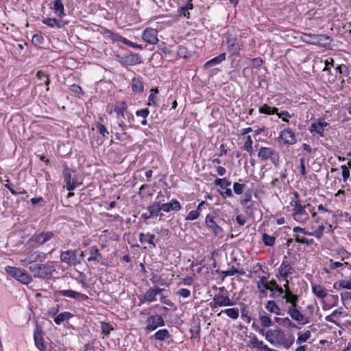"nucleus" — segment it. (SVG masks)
I'll return each mask as SVG.
<instances>
[{
    "instance_id": "7ed1b4c3",
    "label": "nucleus",
    "mask_w": 351,
    "mask_h": 351,
    "mask_svg": "<svg viewBox=\"0 0 351 351\" xmlns=\"http://www.w3.org/2000/svg\"><path fill=\"white\" fill-rule=\"evenodd\" d=\"M29 269L33 274L34 277L43 280L50 279L56 272L55 265L51 261L33 264L29 267Z\"/></svg>"
},
{
    "instance_id": "2f4dec72",
    "label": "nucleus",
    "mask_w": 351,
    "mask_h": 351,
    "mask_svg": "<svg viewBox=\"0 0 351 351\" xmlns=\"http://www.w3.org/2000/svg\"><path fill=\"white\" fill-rule=\"evenodd\" d=\"M155 239V235L154 234L147 233L145 234L143 232H141L139 234V240L141 243L147 242L150 245H152L154 247H156V244L154 242V239Z\"/></svg>"
},
{
    "instance_id": "6e6552de",
    "label": "nucleus",
    "mask_w": 351,
    "mask_h": 351,
    "mask_svg": "<svg viewBox=\"0 0 351 351\" xmlns=\"http://www.w3.org/2000/svg\"><path fill=\"white\" fill-rule=\"evenodd\" d=\"M287 312L291 319L298 324L304 325L310 322L309 318L303 315L298 309V305L289 306Z\"/></svg>"
},
{
    "instance_id": "774afa93",
    "label": "nucleus",
    "mask_w": 351,
    "mask_h": 351,
    "mask_svg": "<svg viewBox=\"0 0 351 351\" xmlns=\"http://www.w3.org/2000/svg\"><path fill=\"white\" fill-rule=\"evenodd\" d=\"M177 295H179L183 298H188L191 295V291L187 289H180L178 291Z\"/></svg>"
},
{
    "instance_id": "a19ab883",
    "label": "nucleus",
    "mask_w": 351,
    "mask_h": 351,
    "mask_svg": "<svg viewBox=\"0 0 351 351\" xmlns=\"http://www.w3.org/2000/svg\"><path fill=\"white\" fill-rule=\"evenodd\" d=\"M317 38V34H314L304 33L302 36V40H304L305 43L314 45H316Z\"/></svg>"
},
{
    "instance_id": "6ab92c4d",
    "label": "nucleus",
    "mask_w": 351,
    "mask_h": 351,
    "mask_svg": "<svg viewBox=\"0 0 351 351\" xmlns=\"http://www.w3.org/2000/svg\"><path fill=\"white\" fill-rule=\"evenodd\" d=\"M258 320L261 324V326L263 328H269L273 326L274 322L271 320V316L267 315L266 312L263 311L259 313Z\"/></svg>"
},
{
    "instance_id": "ddd939ff",
    "label": "nucleus",
    "mask_w": 351,
    "mask_h": 351,
    "mask_svg": "<svg viewBox=\"0 0 351 351\" xmlns=\"http://www.w3.org/2000/svg\"><path fill=\"white\" fill-rule=\"evenodd\" d=\"M232 304L228 296H225L221 293L216 294L213 301L210 303V306L212 308H217V306H232Z\"/></svg>"
},
{
    "instance_id": "f03ea898",
    "label": "nucleus",
    "mask_w": 351,
    "mask_h": 351,
    "mask_svg": "<svg viewBox=\"0 0 351 351\" xmlns=\"http://www.w3.org/2000/svg\"><path fill=\"white\" fill-rule=\"evenodd\" d=\"M113 111L116 113L118 127L121 131H125L128 127L131 126V120L134 119L133 114L128 110L125 101H121L114 107Z\"/></svg>"
},
{
    "instance_id": "0eeeda50",
    "label": "nucleus",
    "mask_w": 351,
    "mask_h": 351,
    "mask_svg": "<svg viewBox=\"0 0 351 351\" xmlns=\"http://www.w3.org/2000/svg\"><path fill=\"white\" fill-rule=\"evenodd\" d=\"M293 215L295 220L300 223H304L308 219V215L306 211V207L309 204L302 205L300 200L293 202Z\"/></svg>"
},
{
    "instance_id": "e2e57ef3",
    "label": "nucleus",
    "mask_w": 351,
    "mask_h": 351,
    "mask_svg": "<svg viewBox=\"0 0 351 351\" xmlns=\"http://www.w3.org/2000/svg\"><path fill=\"white\" fill-rule=\"evenodd\" d=\"M96 127L99 132V134L103 136V137H106L108 134V131L107 130L106 128L105 127V125L99 123H97V125H96Z\"/></svg>"
},
{
    "instance_id": "13d9d810",
    "label": "nucleus",
    "mask_w": 351,
    "mask_h": 351,
    "mask_svg": "<svg viewBox=\"0 0 351 351\" xmlns=\"http://www.w3.org/2000/svg\"><path fill=\"white\" fill-rule=\"evenodd\" d=\"M245 185L239 182H234L233 184V190L237 195H241L243 193V189Z\"/></svg>"
},
{
    "instance_id": "37998d69",
    "label": "nucleus",
    "mask_w": 351,
    "mask_h": 351,
    "mask_svg": "<svg viewBox=\"0 0 351 351\" xmlns=\"http://www.w3.org/2000/svg\"><path fill=\"white\" fill-rule=\"evenodd\" d=\"M262 240L266 246H273L275 244L276 237L264 233L263 234Z\"/></svg>"
},
{
    "instance_id": "e433bc0d",
    "label": "nucleus",
    "mask_w": 351,
    "mask_h": 351,
    "mask_svg": "<svg viewBox=\"0 0 351 351\" xmlns=\"http://www.w3.org/2000/svg\"><path fill=\"white\" fill-rule=\"evenodd\" d=\"M154 337L156 340L165 341L170 338L171 335L167 329H161L154 335Z\"/></svg>"
},
{
    "instance_id": "c85d7f7f",
    "label": "nucleus",
    "mask_w": 351,
    "mask_h": 351,
    "mask_svg": "<svg viewBox=\"0 0 351 351\" xmlns=\"http://www.w3.org/2000/svg\"><path fill=\"white\" fill-rule=\"evenodd\" d=\"M52 8L55 10V13L58 17L62 18L65 16L64 5L61 0H54Z\"/></svg>"
},
{
    "instance_id": "bf43d9fd",
    "label": "nucleus",
    "mask_w": 351,
    "mask_h": 351,
    "mask_svg": "<svg viewBox=\"0 0 351 351\" xmlns=\"http://www.w3.org/2000/svg\"><path fill=\"white\" fill-rule=\"evenodd\" d=\"M113 330V328L109 323H106V322L101 323L102 333H104L106 335H108L110 333L111 330Z\"/></svg>"
},
{
    "instance_id": "423d86ee",
    "label": "nucleus",
    "mask_w": 351,
    "mask_h": 351,
    "mask_svg": "<svg viewBox=\"0 0 351 351\" xmlns=\"http://www.w3.org/2000/svg\"><path fill=\"white\" fill-rule=\"evenodd\" d=\"M64 180L66 184V189L69 191H73L81 182H77V177L75 171L67 167L63 171Z\"/></svg>"
},
{
    "instance_id": "b1692460",
    "label": "nucleus",
    "mask_w": 351,
    "mask_h": 351,
    "mask_svg": "<svg viewBox=\"0 0 351 351\" xmlns=\"http://www.w3.org/2000/svg\"><path fill=\"white\" fill-rule=\"evenodd\" d=\"M192 0H188L187 3L178 8V14L179 16H183L186 17L187 19L190 18V10L193 9V5L191 3Z\"/></svg>"
},
{
    "instance_id": "338daca9",
    "label": "nucleus",
    "mask_w": 351,
    "mask_h": 351,
    "mask_svg": "<svg viewBox=\"0 0 351 351\" xmlns=\"http://www.w3.org/2000/svg\"><path fill=\"white\" fill-rule=\"evenodd\" d=\"M136 114L138 117H143L144 119H146L149 114V111L147 108H144L137 110Z\"/></svg>"
},
{
    "instance_id": "412c9836",
    "label": "nucleus",
    "mask_w": 351,
    "mask_h": 351,
    "mask_svg": "<svg viewBox=\"0 0 351 351\" xmlns=\"http://www.w3.org/2000/svg\"><path fill=\"white\" fill-rule=\"evenodd\" d=\"M275 322L280 325L288 328H299L295 323H294L290 318L287 317H275Z\"/></svg>"
},
{
    "instance_id": "7c9ffc66",
    "label": "nucleus",
    "mask_w": 351,
    "mask_h": 351,
    "mask_svg": "<svg viewBox=\"0 0 351 351\" xmlns=\"http://www.w3.org/2000/svg\"><path fill=\"white\" fill-rule=\"evenodd\" d=\"M124 61L129 65H134L141 62V58L138 54L132 53L124 57Z\"/></svg>"
},
{
    "instance_id": "20e7f679",
    "label": "nucleus",
    "mask_w": 351,
    "mask_h": 351,
    "mask_svg": "<svg viewBox=\"0 0 351 351\" xmlns=\"http://www.w3.org/2000/svg\"><path fill=\"white\" fill-rule=\"evenodd\" d=\"M84 258V253L80 250L62 251L60 255V261L69 266H76L81 264Z\"/></svg>"
},
{
    "instance_id": "6e6d98bb",
    "label": "nucleus",
    "mask_w": 351,
    "mask_h": 351,
    "mask_svg": "<svg viewBox=\"0 0 351 351\" xmlns=\"http://www.w3.org/2000/svg\"><path fill=\"white\" fill-rule=\"evenodd\" d=\"M295 240L297 243L306 245H311L313 243V239H308L306 237H300L299 235H295Z\"/></svg>"
},
{
    "instance_id": "473e14b6",
    "label": "nucleus",
    "mask_w": 351,
    "mask_h": 351,
    "mask_svg": "<svg viewBox=\"0 0 351 351\" xmlns=\"http://www.w3.org/2000/svg\"><path fill=\"white\" fill-rule=\"evenodd\" d=\"M143 84L140 79L134 77L132 80V90L133 92L141 93L143 91Z\"/></svg>"
},
{
    "instance_id": "5fc2aeb1",
    "label": "nucleus",
    "mask_w": 351,
    "mask_h": 351,
    "mask_svg": "<svg viewBox=\"0 0 351 351\" xmlns=\"http://www.w3.org/2000/svg\"><path fill=\"white\" fill-rule=\"evenodd\" d=\"M199 216V211L198 210H191L185 217L186 221H193L197 219Z\"/></svg>"
},
{
    "instance_id": "f3484780",
    "label": "nucleus",
    "mask_w": 351,
    "mask_h": 351,
    "mask_svg": "<svg viewBox=\"0 0 351 351\" xmlns=\"http://www.w3.org/2000/svg\"><path fill=\"white\" fill-rule=\"evenodd\" d=\"M58 293L64 297H69L75 300H86L88 299V296L84 293L77 292L73 290H60Z\"/></svg>"
},
{
    "instance_id": "09e8293b",
    "label": "nucleus",
    "mask_w": 351,
    "mask_h": 351,
    "mask_svg": "<svg viewBox=\"0 0 351 351\" xmlns=\"http://www.w3.org/2000/svg\"><path fill=\"white\" fill-rule=\"evenodd\" d=\"M215 184L219 186L221 189H226L231 184L230 181H228L226 178H217L215 181Z\"/></svg>"
},
{
    "instance_id": "69168bd1",
    "label": "nucleus",
    "mask_w": 351,
    "mask_h": 351,
    "mask_svg": "<svg viewBox=\"0 0 351 351\" xmlns=\"http://www.w3.org/2000/svg\"><path fill=\"white\" fill-rule=\"evenodd\" d=\"M339 287L342 289L351 290V279L346 280H342L339 282Z\"/></svg>"
},
{
    "instance_id": "4c0bfd02",
    "label": "nucleus",
    "mask_w": 351,
    "mask_h": 351,
    "mask_svg": "<svg viewBox=\"0 0 351 351\" xmlns=\"http://www.w3.org/2000/svg\"><path fill=\"white\" fill-rule=\"evenodd\" d=\"M313 293L319 298L323 299L327 295V290L321 285L313 286Z\"/></svg>"
},
{
    "instance_id": "4d7b16f0",
    "label": "nucleus",
    "mask_w": 351,
    "mask_h": 351,
    "mask_svg": "<svg viewBox=\"0 0 351 351\" xmlns=\"http://www.w3.org/2000/svg\"><path fill=\"white\" fill-rule=\"evenodd\" d=\"M158 90L157 88L156 89H152L151 93L149 95L148 101H149V105H156V99L155 94L158 93Z\"/></svg>"
},
{
    "instance_id": "c756f323",
    "label": "nucleus",
    "mask_w": 351,
    "mask_h": 351,
    "mask_svg": "<svg viewBox=\"0 0 351 351\" xmlns=\"http://www.w3.org/2000/svg\"><path fill=\"white\" fill-rule=\"evenodd\" d=\"M72 317L73 314L71 313L66 311L58 314L54 317L53 320L56 324L60 325L62 322L66 320H69Z\"/></svg>"
},
{
    "instance_id": "603ef678",
    "label": "nucleus",
    "mask_w": 351,
    "mask_h": 351,
    "mask_svg": "<svg viewBox=\"0 0 351 351\" xmlns=\"http://www.w3.org/2000/svg\"><path fill=\"white\" fill-rule=\"evenodd\" d=\"M32 42L35 45H39L43 43L44 37L41 34H36L32 36Z\"/></svg>"
},
{
    "instance_id": "5701e85b",
    "label": "nucleus",
    "mask_w": 351,
    "mask_h": 351,
    "mask_svg": "<svg viewBox=\"0 0 351 351\" xmlns=\"http://www.w3.org/2000/svg\"><path fill=\"white\" fill-rule=\"evenodd\" d=\"M226 53L225 52L219 54L218 56L215 57L213 59L207 61L204 64V68L207 69H209V68L214 66L217 64H219L221 62L224 61L226 60Z\"/></svg>"
},
{
    "instance_id": "4468645a",
    "label": "nucleus",
    "mask_w": 351,
    "mask_h": 351,
    "mask_svg": "<svg viewBox=\"0 0 351 351\" xmlns=\"http://www.w3.org/2000/svg\"><path fill=\"white\" fill-rule=\"evenodd\" d=\"M142 38L150 45H156L159 41L158 38V31L156 29L147 27L142 34Z\"/></svg>"
},
{
    "instance_id": "49530a36",
    "label": "nucleus",
    "mask_w": 351,
    "mask_h": 351,
    "mask_svg": "<svg viewBox=\"0 0 351 351\" xmlns=\"http://www.w3.org/2000/svg\"><path fill=\"white\" fill-rule=\"evenodd\" d=\"M150 280L155 285H159L163 286V285H166L165 279L162 278L161 276H160L156 274H152V276L150 278Z\"/></svg>"
},
{
    "instance_id": "72a5a7b5",
    "label": "nucleus",
    "mask_w": 351,
    "mask_h": 351,
    "mask_svg": "<svg viewBox=\"0 0 351 351\" xmlns=\"http://www.w3.org/2000/svg\"><path fill=\"white\" fill-rule=\"evenodd\" d=\"M332 42V38L330 36L323 35V34H317V38L316 41V45L321 47H326L330 44Z\"/></svg>"
},
{
    "instance_id": "de8ad7c7",
    "label": "nucleus",
    "mask_w": 351,
    "mask_h": 351,
    "mask_svg": "<svg viewBox=\"0 0 351 351\" xmlns=\"http://www.w3.org/2000/svg\"><path fill=\"white\" fill-rule=\"evenodd\" d=\"M18 280L23 284L28 285L32 281V277L25 269H23Z\"/></svg>"
},
{
    "instance_id": "c9c22d12",
    "label": "nucleus",
    "mask_w": 351,
    "mask_h": 351,
    "mask_svg": "<svg viewBox=\"0 0 351 351\" xmlns=\"http://www.w3.org/2000/svg\"><path fill=\"white\" fill-rule=\"evenodd\" d=\"M42 22L43 24L47 25L50 27H62L61 22L55 18H45L42 21Z\"/></svg>"
},
{
    "instance_id": "aec40b11",
    "label": "nucleus",
    "mask_w": 351,
    "mask_h": 351,
    "mask_svg": "<svg viewBox=\"0 0 351 351\" xmlns=\"http://www.w3.org/2000/svg\"><path fill=\"white\" fill-rule=\"evenodd\" d=\"M89 253L90 256L87 259L88 262L95 261L99 263L104 259L103 256L100 253L99 250L95 246L89 247Z\"/></svg>"
},
{
    "instance_id": "f704fd0d",
    "label": "nucleus",
    "mask_w": 351,
    "mask_h": 351,
    "mask_svg": "<svg viewBox=\"0 0 351 351\" xmlns=\"http://www.w3.org/2000/svg\"><path fill=\"white\" fill-rule=\"evenodd\" d=\"M258 111L260 113L266 114L269 115L274 114L278 113V108L276 107H271L267 104H263L258 108Z\"/></svg>"
},
{
    "instance_id": "c03bdc74",
    "label": "nucleus",
    "mask_w": 351,
    "mask_h": 351,
    "mask_svg": "<svg viewBox=\"0 0 351 351\" xmlns=\"http://www.w3.org/2000/svg\"><path fill=\"white\" fill-rule=\"evenodd\" d=\"M250 343L254 348H257L261 350V351H265L264 347H267V346L265 344L263 341H259L256 336H254V337L251 339Z\"/></svg>"
},
{
    "instance_id": "4be33fe9",
    "label": "nucleus",
    "mask_w": 351,
    "mask_h": 351,
    "mask_svg": "<svg viewBox=\"0 0 351 351\" xmlns=\"http://www.w3.org/2000/svg\"><path fill=\"white\" fill-rule=\"evenodd\" d=\"M275 152L271 147H262L258 153V157L263 160H266L275 155Z\"/></svg>"
},
{
    "instance_id": "f257e3e1",
    "label": "nucleus",
    "mask_w": 351,
    "mask_h": 351,
    "mask_svg": "<svg viewBox=\"0 0 351 351\" xmlns=\"http://www.w3.org/2000/svg\"><path fill=\"white\" fill-rule=\"evenodd\" d=\"M265 339L274 346H282L286 349H289L294 341V337L291 335L287 338L285 332L280 328L275 329H269L265 331Z\"/></svg>"
},
{
    "instance_id": "39448f33",
    "label": "nucleus",
    "mask_w": 351,
    "mask_h": 351,
    "mask_svg": "<svg viewBox=\"0 0 351 351\" xmlns=\"http://www.w3.org/2000/svg\"><path fill=\"white\" fill-rule=\"evenodd\" d=\"M53 237L54 233L51 231L41 232L33 234L29 241V243L32 247H36L45 244Z\"/></svg>"
},
{
    "instance_id": "cd10ccee",
    "label": "nucleus",
    "mask_w": 351,
    "mask_h": 351,
    "mask_svg": "<svg viewBox=\"0 0 351 351\" xmlns=\"http://www.w3.org/2000/svg\"><path fill=\"white\" fill-rule=\"evenodd\" d=\"M286 299V302L290 304V306H297L298 297L293 294L290 290L285 291V293L282 295Z\"/></svg>"
},
{
    "instance_id": "864d4df0",
    "label": "nucleus",
    "mask_w": 351,
    "mask_h": 351,
    "mask_svg": "<svg viewBox=\"0 0 351 351\" xmlns=\"http://www.w3.org/2000/svg\"><path fill=\"white\" fill-rule=\"evenodd\" d=\"M257 287L259 289H261V288L268 289V281L266 276H261L260 278L259 281L257 282Z\"/></svg>"
},
{
    "instance_id": "f8f14e48",
    "label": "nucleus",
    "mask_w": 351,
    "mask_h": 351,
    "mask_svg": "<svg viewBox=\"0 0 351 351\" xmlns=\"http://www.w3.org/2000/svg\"><path fill=\"white\" fill-rule=\"evenodd\" d=\"M279 274L283 279L294 272V268L291 266V261L287 256H285L283 260L278 268Z\"/></svg>"
},
{
    "instance_id": "bb28decb",
    "label": "nucleus",
    "mask_w": 351,
    "mask_h": 351,
    "mask_svg": "<svg viewBox=\"0 0 351 351\" xmlns=\"http://www.w3.org/2000/svg\"><path fill=\"white\" fill-rule=\"evenodd\" d=\"M265 308L267 311L271 313H274L276 315H280L281 311L280 307L278 306L276 302L274 300H269L265 304Z\"/></svg>"
},
{
    "instance_id": "3c124183",
    "label": "nucleus",
    "mask_w": 351,
    "mask_h": 351,
    "mask_svg": "<svg viewBox=\"0 0 351 351\" xmlns=\"http://www.w3.org/2000/svg\"><path fill=\"white\" fill-rule=\"evenodd\" d=\"M277 115L279 118L282 119V121L286 123H289V119L291 118L293 114H291L287 110H282L280 112H278Z\"/></svg>"
},
{
    "instance_id": "79ce46f5",
    "label": "nucleus",
    "mask_w": 351,
    "mask_h": 351,
    "mask_svg": "<svg viewBox=\"0 0 351 351\" xmlns=\"http://www.w3.org/2000/svg\"><path fill=\"white\" fill-rule=\"evenodd\" d=\"M222 313H226L229 317L236 319L239 317V310L238 308H227L223 311H221L218 315L219 316Z\"/></svg>"
},
{
    "instance_id": "a878e982",
    "label": "nucleus",
    "mask_w": 351,
    "mask_h": 351,
    "mask_svg": "<svg viewBox=\"0 0 351 351\" xmlns=\"http://www.w3.org/2000/svg\"><path fill=\"white\" fill-rule=\"evenodd\" d=\"M147 210L150 213L149 215H152V217H161L162 215V214L160 213V211H162V206L160 202H156L152 205L149 206Z\"/></svg>"
},
{
    "instance_id": "ea45409f",
    "label": "nucleus",
    "mask_w": 351,
    "mask_h": 351,
    "mask_svg": "<svg viewBox=\"0 0 351 351\" xmlns=\"http://www.w3.org/2000/svg\"><path fill=\"white\" fill-rule=\"evenodd\" d=\"M342 315L341 308L335 310L330 315L325 317L326 321L333 323L338 326V323L335 318L340 317Z\"/></svg>"
},
{
    "instance_id": "9b49d317",
    "label": "nucleus",
    "mask_w": 351,
    "mask_h": 351,
    "mask_svg": "<svg viewBox=\"0 0 351 351\" xmlns=\"http://www.w3.org/2000/svg\"><path fill=\"white\" fill-rule=\"evenodd\" d=\"M279 138L286 145H294L297 143L295 133L289 128H285L280 132Z\"/></svg>"
},
{
    "instance_id": "dca6fc26",
    "label": "nucleus",
    "mask_w": 351,
    "mask_h": 351,
    "mask_svg": "<svg viewBox=\"0 0 351 351\" xmlns=\"http://www.w3.org/2000/svg\"><path fill=\"white\" fill-rule=\"evenodd\" d=\"M328 125V123L324 121L319 120L317 122L311 123L309 130L311 134L315 133L318 134L320 137H324V131Z\"/></svg>"
},
{
    "instance_id": "9d476101",
    "label": "nucleus",
    "mask_w": 351,
    "mask_h": 351,
    "mask_svg": "<svg viewBox=\"0 0 351 351\" xmlns=\"http://www.w3.org/2000/svg\"><path fill=\"white\" fill-rule=\"evenodd\" d=\"M165 322L160 315H154L147 317L146 320V331H154L157 328L165 326Z\"/></svg>"
},
{
    "instance_id": "a18cd8bd",
    "label": "nucleus",
    "mask_w": 351,
    "mask_h": 351,
    "mask_svg": "<svg viewBox=\"0 0 351 351\" xmlns=\"http://www.w3.org/2000/svg\"><path fill=\"white\" fill-rule=\"evenodd\" d=\"M298 337L296 340V343L298 344H300L306 342L311 337V332L309 330H306L304 332H298Z\"/></svg>"
},
{
    "instance_id": "2eb2a0df",
    "label": "nucleus",
    "mask_w": 351,
    "mask_h": 351,
    "mask_svg": "<svg viewBox=\"0 0 351 351\" xmlns=\"http://www.w3.org/2000/svg\"><path fill=\"white\" fill-rule=\"evenodd\" d=\"M227 49L229 53L233 56H239V43L237 38L228 36L226 39Z\"/></svg>"
},
{
    "instance_id": "58836bf2",
    "label": "nucleus",
    "mask_w": 351,
    "mask_h": 351,
    "mask_svg": "<svg viewBox=\"0 0 351 351\" xmlns=\"http://www.w3.org/2000/svg\"><path fill=\"white\" fill-rule=\"evenodd\" d=\"M5 271L10 276L18 280L23 269L18 267L8 266L5 267Z\"/></svg>"
},
{
    "instance_id": "1a4fd4ad",
    "label": "nucleus",
    "mask_w": 351,
    "mask_h": 351,
    "mask_svg": "<svg viewBox=\"0 0 351 351\" xmlns=\"http://www.w3.org/2000/svg\"><path fill=\"white\" fill-rule=\"evenodd\" d=\"M205 223L207 228L211 230L215 236L222 237L223 228L215 220V217L214 215L208 214L205 219Z\"/></svg>"
},
{
    "instance_id": "052dcab7",
    "label": "nucleus",
    "mask_w": 351,
    "mask_h": 351,
    "mask_svg": "<svg viewBox=\"0 0 351 351\" xmlns=\"http://www.w3.org/2000/svg\"><path fill=\"white\" fill-rule=\"evenodd\" d=\"M341 169L342 171V177L343 182H347L350 178V171L346 165H341Z\"/></svg>"
},
{
    "instance_id": "a211bd4d",
    "label": "nucleus",
    "mask_w": 351,
    "mask_h": 351,
    "mask_svg": "<svg viewBox=\"0 0 351 351\" xmlns=\"http://www.w3.org/2000/svg\"><path fill=\"white\" fill-rule=\"evenodd\" d=\"M161 206L162 210L165 213L178 211L182 208L180 203L175 199H171L169 202L161 203Z\"/></svg>"
},
{
    "instance_id": "680f3d73",
    "label": "nucleus",
    "mask_w": 351,
    "mask_h": 351,
    "mask_svg": "<svg viewBox=\"0 0 351 351\" xmlns=\"http://www.w3.org/2000/svg\"><path fill=\"white\" fill-rule=\"evenodd\" d=\"M325 227L324 225H321L318 227V228L313 232H310V235L315 236L317 239H320L323 236V231Z\"/></svg>"
},
{
    "instance_id": "0e129e2a",
    "label": "nucleus",
    "mask_w": 351,
    "mask_h": 351,
    "mask_svg": "<svg viewBox=\"0 0 351 351\" xmlns=\"http://www.w3.org/2000/svg\"><path fill=\"white\" fill-rule=\"evenodd\" d=\"M239 273H240L239 271L236 267H234V266H232L228 270L222 271V274L225 276H234V275H235L237 274H239Z\"/></svg>"
},
{
    "instance_id": "393cba45",
    "label": "nucleus",
    "mask_w": 351,
    "mask_h": 351,
    "mask_svg": "<svg viewBox=\"0 0 351 351\" xmlns=\"http://www.w3.org/2000/svg\"><path fill=\"white\" fill-rule=\"evenodd\" d=\"M157 294L154 288L151 287L144 294L143 299L141 300V304L144 302H152L156 300Z\"/></svg>"
},
{
    "instance_id": "8fccbe9b",
    "label": "nucleus",
    "mask_w": 351,
    "mask_h": 351,
    "mask_svg": "<svg viewBox=\"0 0 351 351\" xmlns=\"http://www.w3.org/2000/svg\"><path fill=\"white\" fill-rule=\"evenodd\" d=\"M34 341L36 347L41 351L45 350V346L43 343V338L39 337L38 335H34Z\"/></svg>"
}]
</instances>
